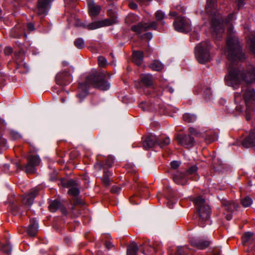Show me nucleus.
<instances>
[{"label": "nucleus", "mask_w": 255, "mask_h": 255, "mask_svg": "<svg viewBox=\"0 0 255 255\" xmlns=\"http://www.w3.org/2000/svg\"><path fill=\"white\" fill-rule=\"evenodd\" d=\"M227 46L225 53L232 66L228 68V73L225 77L226 84L236 88L242 81L251 84L255 82V69L252 66L245 70L241 67H234L236 62L245 58L238 37L233 33V28L229 25L228 29ZM250 46L252 51L255 54V34H252L250 38Z\"/></svg>", "instance_id": "nucleus-1"}, {"label": "nucleus", "mask_w": 255, "mask_h": 255, "mask_svg": "<svg viewBox=\"0 0 255 255\" xmlns=\"http://www.w3.org/2000/svg\"><path fill=\"white\" fill-rule=\"evenodd\" d=\"M206 11L211 20V32L214 37L220 38V35L224 32V25H228L234 18V14H230L225 21L220 15L216 9L215 0H207Z\"/></svg>", "instance_id": "nucleus-2"}, {"label": "nucleus", "mask_w": 255, "mask_h": 255, "mask_svg": "<svg viewBox=\"0 0 255 255\" xmlns=\"http://www.w3.org/2000/svg\"><path fill=\"white\" fill-rule=\"evenodd\" d=\"M91 87L101 90H107L110 87V84L104 79L103 74L95 72L88 75L83 83L80 84V88L83 92L78 94L77 97L81 100L83 99L87 94L88 89Z\"/></svg>", "instance_id": "nucleus-3"}, {"label": "nucleus", "mask_w": 255, "mask_h": 255, "mask_svg": "<svg viewBox=\"0 0 255 255\" xmlns=\"http://www.w3.org/2000/svg\"><path fill=\"white\" fill-rule=\"evenodd\" d=\"M193 202L199 214L200 219L202 221H207L209 219L211 213V209L207 202L200 196L195 198Z\"/></svg>", "instance_id": "nucleus-4"}, {"label": "nucleus", "mask_w": 255, "mask_h": 255, "mask_svg": "<svg viewBox=\"0 0 255 255\" xmlns=\"http://www.w3.org/2000/svg\"><path fill=\"white\" fill-rule=\"evenodd\" d=\"M210 43L208 41L202 42L195 49V56L198 61L201 64L205 63L211 59L209 54Z\"/></svg>", "instance_id": "nucleus-5"}, {"label": "nucleus", "mask_w": 255, "mask_h": 255, "mask_svg": "<svg viewBox=\"0 0 255 255\" xmlns=\"http://www.w3.org/2000/svg\"><path fill=\"white\" fill-rule=\"evenodd\" d=\"M248 108L255 104V91L252 89H248L241 95L240 93H236L235 94V102L236 104L240 103L242 99Z\"/></svg>", "instance_id": "nucleus-6"}, {"label": "nucleus", "mask_w": 255, "mask_h": 255, "mask_svg": "<svg viewBox=\"0 0 255 255\" xmlns=\"http://www.w3.org/2000/svg\"><path fill=\"white\" fill-rule=\"evenodd\" d=\"M73 71V68L70 67L68 71L60 72L57 74L55 80L58 85L65 86L69 84L72 81V72Z\"/></svg>", "instance_id": "nucleus-7"}, {"label": "nucleus", "mask_w": 255, "mask_h": 255, "mask_svg": "<svg viewBox=\"0 0 255 255\" xmlns=\"http://www.w3.org/2000/svg\"><path fill=\"white\" fill-rule=\"evenodd\" d=\"M173 25L175 30L179 32H188L191 29L190 20L183 17L176 18Z\"/></svg>", "instance_id": "nucleus-8"}, {"label": "nucleus", "mask_w": 255, "mask_h": 255, "mask_svg": "<svg viewBox=\"0 0 255 255\" xmlns=\"http://www.w3.org/2000/svg\"><path fill=\"white\" fill-rule=\"evenodd\" d=\"M157 23L155 21H152L150 23H139L137 25H133L131 27V30L134 32L140 34L149 29H156Z\"/></svg>", "instance_id": "nucleus-9"}, {"label": "nucleus", "mask_w": 255, "mask_h": 255, "mask_svg": "<svg viewBox=\"0 0 255 255\" xmlns=\"http://www.w3.org/2000/svg\"><path fill=\"white\" fill-rule=\"evenodd\" d=\"M176 139L179 144L186 148L193 147L195 143L194 138L190 135L178 134Z\"/></svg>", "instance_id": "nucleus-10"}, {"label": "nucleus", "mask_w": 255, "mask_h": 255, "mask_svg": "<svg viewBox=\"0 0 255 255\" xmlns=\"http://www.w3.org/2000/svg\"><path fill=\"white\" fill-rule=\"evenodd\" d=\"M40 162V159L37 155H31L28 157V163L25 166V171L27 173H33L35 167L38 166Z\"/></svg>", "instance_id": "nucleus-11"}, {"label": "nucleus", "mask_w": 255, "mask_h": 255, "mask_svg": "<svg viewBox=\"0 0 255 255\" xmlns=\"http://www.w3.org/2000/svg\"><path fill=\"white\" fill-rule=\"evenodd\" d=\"M49 0H39L37 10L39 15H46L47 13L49 6Z\"/></svg>", "instance_id": "nucleus-12"}, {"label": "nucleus", "mask_w": 255, "mask_h": 255, "mask_svg": "<svg viewBox=\"0 0 255 255\" xmlns=\"http://www.w3.org/2000/svg\"><path fill=\"white\" fill-rule=\"evenodd\" d=\"M37 193L38 190L36 189H32L28 194L23 197L22 200V203L24 205L30 206L32 204L34 199Z\"/></svg>", "instance_id": "nucleus-13"}, {"label": "nucleus", "mask_w": 255, "mask_h": 255, "mask_svg": "<svg viewBox=\"0 0 255 255\" xmlns=\"http://www.w3.org/2000/svg\"><path fill=\"white\" fill-rule=\"evenodd\" d=\"M89 14L91 16H95L99 14L101 10V7L94 3L93 0H87Z\"/></svg>", "instance_id": "nucleus-14"}, {"label": "nucleus", "mask_w": 255, "mask_h": 255, "mask_svg": "<svg viewBox=\"0 0 255 255\" xmlns=\"http://www.w3.org/2000/svg\"><path fill=\"white\" fill-rule=\"evenodd\" d=\"M243 145L246 147L255 145V129L252 130L249 135L243 141Z\"/></svg>", "instance_id": "nucleus-15"}, {"label": "nucleus", "mask_w": 255, "mask_h": 255, "mask_svg": "<svg viewBox=\"0 0 255 255\" xmlns=\"http://www.w3.org/2000/svg\"><path fill=\"white\" fill-rule=\"evenodd\" d=\"M157 142V137L154 135H150L143 141V146L144 149H147L152 147Z\"/></svg>", "instance_id": "nucleus-16"}, {"label": "nucleus", "mask_w": 255, "mask_h": 255, "mask_svg": "<svg viewBox=\"0 0 255 255\" xmlns=\"http://www.w3.org/2000/svg\"><path fill=\"white\" fill-rule=\"evenodd\" d=\"M141 83L146 87H150L153 84V77L150 74H142L140 76Z\"/></svg>", "instance_id": "nucleus-17"}, {"label": "nucleus", "mask_w": 255, "mask_h": 255, "mask_svg": "<svg viewBox=\"0 0 255 255\" xmlns=\"http://www.w3.org/2000/svg\"><path fill=\"white\" fill-rule=\"evenodd\" d=\"M38 224L35 219L30 220V224L27 228V233L30 236H34L38 230Z\"/></svg>", "instance_id": "nucleus-18"}, {"label": "nucleus", "mask_w": 255, "mask_h": 255, "mask_svg": "<svg viewBox=\"0 0 255 255\" xmlns=\"http://www.w3.org/2000/svg\"><path fill=\"white\" fill-rule=\"evenodd\" d=\"M105 21H95L90 23L87 25H83V24H77V25L79 26H84L86 28L89 30H94L100 27H102L105 25H106Z\"/></svg>", "instance_id": "nucleus-19"}, {"label": "nucleus", "mask_w": 255, "mask_h": 255, "mask_svg": "<svg viewBox=\"0 0 255 255\" xmlns=\"http://www.w3.org/2000/svg\"><path fill=\"white\" fill-rule=\"evenodd\" d=\"M192 246L196 247L200 250H203L207 248L210 244L209 241H203L202 240H193L190 241Z\"/></svg>", "instance_id": "nucleus-20"}, {"label": "nucleus", "mask_w": 255, "mask_h": 255, "mask_svg": "<svg viewBox=\"0 0 255 255\" xmlns=\"http://www.w3.org/2000/svg\"><path fill=\"white\" fill-rule=\"evenodd\" d=\"M143 53L141 51H134L132 53L133 62L137 65H140L143 61Z\"/></svg>", "instance_id": "nucleus-21"}, {"label": "nucleus", "mask_w": 255, "mask_h": 255, "mask_svg": "<svg viewBox=\"0 0 255 255\" xmlns=\"http://www.w3.org/2000/svg\"><path fill=\"white\" fill-rule=\"evenodd\" d=\"M222 204L225 207V209L230 213L233 212L238 208V205L232 202H230L225 199L221 201Z\"/></svg>", "instance_id": "nucleus-22"}, {"label": "nucleus", "mask_w": 255, "mask_h": 255, "mask_svg": "<svg viewBox=\"0 0 255 255\" xmlns=\"http://www.w3.org/2000/svg\"><path fill=\"white\" fill-rule=\"evenodd\" d=\"M173 179L174 181L178 184L183 185L186 182L185 175L181 172H177L175 174Z\"/></svg>", "instance_id": "nucleus-23"}, {"label": "nucleus", "mask_w": 255, "mask_h": 255, "mask_svg": "<svg viewBox=\"0 0 255 255\" xmlns=\"http://www.w3.org/2000/svg\"><path fill=\"white\" fill-rule=\"evenodd\" d=\"M112 176V173L108 170H105L104 172V175L101 177V180L102 184L105 186H108L110 184V176Z\"/></svg>", "instance_id": "nucleus-24"}, {"label": "nucleus", "mask_w": 255, "mask_h": 255, "mask_svg": "<svg viewBox=\"0 0 255 255\" xmlns=\"http://www.w3.org/2000/svg\"><path fill=\"white\" fill-rule=\"evenodd\" d=\"M138 250V246L134 243L132 242L128 248L127 255H137Z\"/></svg>", "instance_id": "nucleus-25"}, {"label": "nucleus", "mask_w": 255, "mask_h": 255, "mask_svg": "<svg viewBox=\"0 0 255 255\" xmlns=\"http://www.w3.org/2000/svg\"><path fill=\"white\" fill-rule=\"evenodd\" d=\"M254 241L253 234L251 232H248L244 234L242 237V242L243 244L246 243L252 244Z\"/></svg>", "instance_id": "nucleus-26"}, {"label": "nucleus", "mask_w": 255, "mask_h": 255, "mask_svg": "<svg viewBox=\"0 0 255 255\" xmlns=\"http://www.w3.org/2000/svg\"><path fill=\"white\" fill-rule=\"evenodd\" d=\"M149 67L154 71H160L163 68V65L158 60L153 61L149 65Z\"/></svg>", "instance_id": "nucleus-27"}, {"label": "nucleus", "mask_w": 255, "mask_h": 255, "mask_svg": "<svg viewBox=\"0 0 255 255\" xmlns=\"http://www.w3.org/2000/svg\"><path fill=\"white\" fill-rule=\"evenodd\" d=\"M170 142V140L168 137H164L161 136L157 138V143L161 147H163L168 145Z\"/></svg>", "instance_id": "nucleus-28"}, {"label": "nucleus", "mask_w": 255, "mask_h": 255, "mask_svg": "<svg viewBox=\"0 0 255 255\" xmlns=\"http://www.w3.org/2000/svg\"><path fill=\"white\" fill-rule=\"evenodd\" d=\"M138 20V16L134 14H128L126 18V22L128 24H130L132 23L137 22Z\"/></svg>", "instance_id": "nucleus-29"}, {"label": "nucleus", "mask_w": 255, "mask_h": 255, "mask_svg": "<svg viewBox=\"0 0 255 255\" xmlns=\"http://www.w3.org/2000/svg\"><path fill=\"white\" fill-rule=\"evenodd\" d=\"M61 206V203L58 200H54L52 201L49 206V210L51 212H54L57 210Z\"/></svg>", "instance_id": "nucleus-30"}, {"label": "nucleus", "mask_w": 255, "mask_h": 255, "mask_svg": "<svg viewBox=\"0 0 255 255\" xmlns=\"http://www.w3.org/2000/svg\"><path fill=\"white\" fill-rule=\"evenodd\" d=\"M183 120L187 123H193L196 120V115L189 113L185 114L183 116Z\"/></svg>", "instance_id": "nucleus-31"}, {"label": "nucleus", "mask_w": 255, "mask_h": 255, "mask_svg": "<svg viewBox=\"0 0 255 255\" xmlns=\"http://www.w3.org/2000/svg\"><path fill=\"white\" fill-rule=\"evenodd\" d=\"M140 107L143 110V111H153L156 109L153 105L151 104L149 105L146 102L142 103L140 105Z\"/></svg>", "instance_id": "nucleus-32"}, {"label": "nucleus", "mask_w": 255, "mask_h": 255, "mask_svg": "<svg viewBox=\"0 0 255 255\" xmlns=\"http://www.w3.org/2000/svg\"><path fill=\"white\" fill-rule=\"evenodd\" d=\"M189 253V249L186 246L178 247L175 255H186Z\"/></svg>", "instance_id": "nucleus-33"}, {"label": "nucleus", "mask_w": 255, "mask_h": 255, "mask_svg": "<svg viewBox=\"0 0 255 255\" xmlns=\"http://www.w3.org/2000/svg\"><path fill=\"white\" fill-rule=\"evenodd\" d=\"M253 203V200L249 196H247L242 200V204L243 207L246 208L250 206Z\"/></svg>", "instance_id": "nucleus-34"}, {"label": "nucleus", "mask_w": 255, "mask_h": 255, "mask_svg": "<svg viewBox=\"0 0 255 255\" xmlns=\"http://www.w3.org/2000/svg\"><path fill=\"white\" fill-rule=\"evenodd\" d=\"M75 46L78 49H82L85 47L84 40L81 38L77 39L74 42Z\"/></svg>", "instance_id": "nucleus-35"}, {"label": "nucleus", "mask_w": 255, "mask_h": 255, "mask_svg": "<svg viewBox=\"0 0 255 255\" xmlns=\"http://www.w3.org/2000/svg\"><path fill=\"white\" fill-rule=\"evenodd\" d=\"M68 193L70 195L76 197L79 194V190L76 187L72 186L70 187L68 191Z\"/></svg>", "instance_id": "nucleus-36"}, {"label": "nucleus", "mask_w": 255, "mask_h": 255, "mask_svg": "<svg viewBox=\"0 0 255 255\" xmlns=\"http://www.w3.org/2000/svg\"><path fill=\"white\" fill-rule=\"evenodd\" d=\"M155 16L158 21H161L165 17V13L160 10H158L155 12Z\"/></svg>", "instance_id": "nucleus-37"}, {"label": "nucleus", "mask_w": 255, "mask_h": 255, "mask_svg": "<svg viewBox=\"0 0 255 255\" xmlns=\"http://www.w3.org/2000/svg\"><path fill=\"white\" fill-rule=\"evenodd\" d=\"M1 250L4 253L9 255L11 252L12 248L9 244H7L2 246Z\"/></svg>", "instance_id": "nucleus-38"}, {"label": "nucleus", "mask_w": 255, "mask_h": 255, "mask_svg": "<svg viewBox=\"0 0 255 255\" xmlns=\"http://www.w3.org/2000/svg\"><path fill=\"white\" fill-rule=\"evenodd\" d=\"M99 65L100 67H104L107 64V61L106 58L102 56H100L98 59Z\"/></svg>", "instance_id": "nucleus-39"}, {"label": "nucleus", "mask_w": 255, "mask_h": 255, "mask_svg": "<svg viewBox=\"0 0 255 255\" xmlns=\"http://www.w3.org/2000/svg\"><path fill=\"white\" fill-rule=\"evenodd\" d=\"M10 136L14 140L21 138L20 134L16 131H11L10 132Z\"/></svg>", "instance_id": "nucleus-40"}, {"label": "nucleus", "mask_w": 255, "mask_h": 255, "mask_svg": "<svg viewBox=\"0 0 255 255\" xmlns=\"http://www.w3.org/2000/svg\"><path fill=\"white\" fill-rule=\"evenodd\" d=\"M121 191V188L119 186H113L111 189V192L113 193L119 194Z\"/></svg>", "instance_id": "nucleus-41"}, {"label": "nucleus", "mask_w": 255, "mask_h": 255, "mask_svg": "<svg viewBox=\"0 0 255 255\" xmlns=\"http://www.w3.org/2000/svg\"><path fill=\"white\" fill-rule=\"evenodd\" d=\"M197 169H198L197 167L195 165H193V166L190 167L187 171L188 174H195L196 172Z\"/></svg>", "instance_id": "nucleus-42"}, {"label": "nucleus", "mask_w": 255, "mask_h": 255, "mask_svg": "<svg viewBox=\"0 0 255 255\" xmlns=\"http://www.w3.org/2000/svg\"><path fill=\"white\" fill-rule=\"evenodd\" d=\"M114 159L112 156H109L107 159L106 164L109 166L111 167L112 165V164L114 162Z\"/></svg>", "instance_id": "nucleus-43"}, {"label": "nucleus", "mask_w": 255, "mask_h": 255, "mask_svg": "<svg viewBox=\"0 0 255 255\" xmlns=\"http://www.w3.org/2000/svg\"><path fill=\"white\" fill-rule=\"evenodd\" d=\"M170 165L173 169H175L179 166L180 163L177 161H173L170 163Z\"/></svg>", "instance_id": "nucleus-44"}, {"label": "nucleus", "mask_w": 255, "mask_h": 255, "mask_svg": "<svg viewBox=\"0 0 255 255\" xmlns=\"http://www.w3.org/2000/svg\"><path fill=\"white\" fill-rule=\"evenodd\" d=\"M12 52V49L10 47H6L4 50V53L6 55H10Z\"/></svg>", "instance_id": "nucleus-45"}, {"label": "nucleus", "mask_w": 255, "mask_h": 255, "mask_svg": "<svg viewBox=\"0 0 255 255\" xmlns=\"http://www.w3.org/2000/svg\"><path fill=\"white\" fill-rule=\"evenodd\" d=\"M189 131L190 133L195 135H197L199 134V132L197 129L193 128H189Z\"/></svg>", "instance_id": "nucleus-46"}, {"label": "nucleus", "mask_w": 255, "mask_h": 255, "mask_svg": "<svg viewBox=\"0 0 255 255\" xmlns=\"http://www.w3.org/2000/svg\"><path fill=\"white\" fill-rule=\"evenodd\" d=\"M144 36L146 39L150 40L152 38V34L151 32H147L144 35Z\"/></svg>", "instance_id": "nucleus-47"}, {"label": "nucleus", "mask_w": 255, "mask_h": 255, "mask_svg": "<svg viewBox=\"0 0 255 255\" xmlns=\"http://www.w3.org/2000/svg\"><path fill=\"white\" fill-rule=\"evenodd\" d=\"M27 27L29 31H33L34 30V26L32 23H28L27 24Z\"/></svg>", "instance_id": "nucleus-48"}, {"label": "nucleus", "mask_w": 255, "mask_h": 255, "mask_svg": "<svg viewBox=\"0 0 255 255\" xmlns=\"http://www.w3.org/2000/svg\"><path fill=\"white\" fill-rule=\"evenodd\" d=\"M129 6L133 9H136L137 8V5L136 3L133 2H130L129 3Z\"/></svg>", "instance_id": "nucleus-49"}, {"label": "nucleus", "mask_w": 255, "mask_h": 255, "mask_svg": "<svg viewBox=\"0 0 255 255\" xmlns=\"http://www.w3.org/2000/svg\"><path fill=\"white\" fill-rule=\"evenodd\" d=\"M105 246L108 250L112 249L113 247V245L110 242H107L105 243Z\"/></svg>", "instance_id": "nucleus-50"}, {"label": "nucleus", "mask_w": 255, "mask_h": 255, "mask_svg": "<svg viewBox=\"0 0 255 255\" xmlns=\"http://www.w3.org/2000/svg\"><path fill=\"white\" fill-rule=\"evenodd\" d=\"M74 183V181L72 180H70L69 181H68L67 182V186H71L72 185H73Z\"/></svg>", "instance_id": "nucleus-51"}, {"label": "nucleus", "mask_w": 255, "mask_h": 255, "mask_svg": "<svg viewBox=\"0 0 255 255\" xmlns=\"http://www.w3.org/2000/svg\"><path fill=\"white\" fill-rule=\"evenodd\" d=\"M232 218V215L231 214H227L226 216V219L227 220H230Z\"/></svg>", "instance_id": "nucleus-52"}, {"label": "nucleus", "mask_w": 255, "mask_h": 255, "mask_svg": "<svg viewBox=\"0 0 255 255\" xmlns=\"http://www.w3.org/2000/svg\"><path fill=\"white\" fill-rule=\"evenodd\" d=\"M243 0H236V1L238 2L239 6H240V5L243 4Z\"/></svg>", "instance_id": "nucleus-53"}, {"label": "nucleus", "mask_w": 255, "mask_h": 255, "mask_svg": "<svg viewBox=\"0 0 255 255\" xmlns=\"http://www.w3.org/2000/svg\"><path fill=\"white\" fill-rule=\"evenodd\" d=\"M176 12L174 11H172L169 13V15L172 16H176Z\"/></svg>", "instance_id": "nucleus-54"}, {"label": "nucleus", "mask_w": 255, "mask_h": 255, "mask_svg": "<svg viewBox=\"0 0 255 255\" xmlns=\"http://www.w3.org/2000/svg\"><path fill=\"white\" fill-rule=\"evenodd\" d=\"M68 65V63L67 62L63 61L62 62V66L63 67H65V66H67Z\"/></svg>", "instance_id": "nucleus-55"}, {"label": "nucleus", "mask_w": 255, "mask_h": 255, "mask_svg": "<svg viewBox=\"0 0 255 255\" xmlns=\"http://www.w3.org/2000/svg\"><path fill=\"white\" fill-rule=\"evenodd\" d=\"M168 91L170 92V93H173V91H174V90L173 89H172V88H170L168 89Z\"/></svg>", "instance_id": "nucleus-56"}, {"label": "nucleus", "mask_w": 255, "mask_h": 255, "mask_svg": "<svg viewBox=\"0 0 255 255\" xmlns=\"http://www.w3.org/2000/svg\"><path fill=\"white\" fill-rule=\"evenodd\" d=\"M246 118H247V120H249L251 119L250 116L249 115H248L246 116Z\"/></svg>", "instance_id": "nucleus-57"}, {"label": "nucleus", "mask_w": 255, "mask_h": 255, "mask_svg": "<svg viewBox=\"0 0 255 255\" xmlns=\"http://www.w3.org/2000/svg\"><path fill=\"white\" fill-rule=\"evenodd\" d=\"M213 255H221L220 253H215Z\"/></svg>", "instance_id": "nucleus-58"}, {"label": "nucleus", "mask_w": 255, "mask_h": 255, "mask_svg": "<svg viewBox=\"0 0 255 255\" xmlns=\"http://www.w3.org/2000/svg\"><path fill=\"white\" fill-rule=\"evenodd\" d=\"M61 101H62V103H64V102H65V99H64V98H62V99H61Z\"/></svg>", "instance_id": "nucleus-59"}, {"label": "nucleus", "mask_w": 255, "mask_h": 255, "mask_svg": "<svg viewBox=\"0 0 255 255\" xmlns=\"http://www.w3.org/2000/svg\"><path fill=\"white\" fill-rule=\"evenodd\" d=\"M198 179H199V177L197 176V177L196 178L195 180H198Z\"/></svg>", "instance_id": "nucleus-60"}, {"label": "nucleus", "mask_w": 255, "mask_h": 255, "mask_svg": "<svg viewBox=\"0 0 255 255\" xmlns=\"http://www.w3.org/2000/svg\"><path fill=\"white\" fill-rule=\"evenodd\" d=\"M142 253L144 254V250L142 251Z\"/></svg>", "instance_id": "nucleus-61"}, {"label": "nucleus", "mask_w": 255, "mask_h": 255, "mask_svg": "<svg viewBox=\"0 0 255 255\" xmlns=\"http://www.w3.org/2000/svg\"><path fill=\"white\" fill-rule=\"evenodd\" d=\"M153 248L155 250H156L157 249L155 248V247H153Z\"/></svg>", "instance_id": "nucleus-62"}]
</instances>
